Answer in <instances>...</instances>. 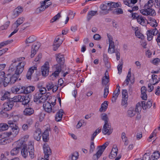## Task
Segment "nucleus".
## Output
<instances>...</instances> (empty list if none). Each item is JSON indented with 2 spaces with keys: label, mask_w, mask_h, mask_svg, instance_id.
Wrapping results in <instances>:
<instances>
[{
  "label": "nucleus",
  "mask_w": 160,
  "mask_h": 160,
  "mask_svg": "<svg viewBox=\"0 0 160 160\" xmlns=\"http://www.w3.org/2000/svg\"><path fill=\"white\" fill-rule=\"evenodd\" d=\"M8 128H10L12 129V128H14L15 127L18 126L17 125V122L14 120H9L8 122Z\"/></svg>",
  "instance_id": "nucleus-31"
},
{
  "label": "nucleus",
  "mask_w": 160,
  "mask_h": 160,
  "mask_svg": "<svg viewBox=\"0 0 160 160\" xmlns=\"http://www.w3.org/2000/svg\"><path fill=\"white\" fill-rule=\"evenodd\" d=\"M19 76L18 75V74L15 73L12 76L10 75V78L11 84H13L15 83V82L18 80Z\"/></svg>",
  "instance_id": "nucleus-28"
},
{
  "label": "nucleus",
  "mask_w": 160,
  "mask_h": 160,
  "mask_svg": "<svg viewBox=\"0 0 160 160\" xmlns=\"http://www.w3.org/2000/svg\"><path fill=\"white\" fill-rule=\"evenodd\" d=\"M137 22L139 23L142 25L145 24V19L141 15H139L137 18Z\"/></svg>",
  "instance_id": "nucleus-44"
},
{
  "label": "nucleus",
  "mask_w": 160,
  "mask_h": 160,
  "mask_svg": "<svg viewBox=\"0 0 160 160\" xmlns=\"http://www.w3.org/2000/svg\"><path fill=\"white\" fill-rule=\"evenodd\" d=\"M7 77L3 78V85L5 87L8 86V84H11V81L10 80V74H8L7 75Z\"/></svg>",
  "instance_id": "nucleus-30"
},
{
  "label": "nucleus",
  "mask_w": 160,
  "mask_h": 160,
  "mask_svg": "<svg viewBox=\"0 0 160 160\" xmlns=\"http://www.w3.org/2000/svg\"><path fill=\"white\" fill-rule=\"evenodd\" d=\"M60 13L59 12L56 15L53 17L50 21V22L53 23L58 20L61 17Z\"/></svg>",
  "instance_id": "nucleus-48"
},
{
  "label": "nucleus",
  "mask_w": 160,
  "mask_h": 160,
  "mask_svg": "<svg viewBox=\"0 0 160 160\" xmlns=\"http://www.w3.org/2000/svg\"><path fill=\"white\" fill-rule=\"evenodd\" d=\"M108 101H105L101 105V107L99 109V111L100 112H102L103 111H105L107 110L108 106Z\"/></svg>",
  "instance_id": "nucleus-32"
},
{
  "label": "nucleus",
  "mask_w": 160,
  "mask_h": 160,
  "mask_svg": "<svg viewBox=\"0 0 160 160\" xmlns=\"http://www.w3.org/2000/svg\"><path fill=\"white\" fill-rule=\"evenodd\" d=\"M147 39L148 41H150L152 38L153 34L152 30H148L147 32Z\"/></svg>",
  "instance_id": "nucleus-45"
},
{
  "label": "nucleus",
  "mask_w": 160,
  "mask_h": 160,
  "mask_svg": "<svg viewBox=\"0 0 160 160\" xmlns=\"http://www.w3.org/2000/svg\"><path fill=\"white\" fill-rule=\"evenodd\" d=\"M21 12V11H13L12 14V17L13 18H16Z\"/></svg>",
  "instance_id": "nucleus-49"
},
{
  "label": "nucleus",
  "mask_w": 160,
  "mask_h": 160,
  "mask_svg": "<svg viewBox=\"0 0 160 160\" xmlns=\"http://www.w3.org/2000/svg\"><path fill=\"white\" fill-rule=\"evenodd\" d=\"M120 92V87L118 88L117 92L116 93L113 92V96L112 98V102H115L116 100L117 99L118 97Z\"/></svg>",
  "instance_id": "nucleus-34"
},
{
  "label": "nucleus",
  "mask_w": 160,
  "mask_h": 160,
  "mask_svg": "<svg viewBox=\"0 0 160 160\" xmlns=\"http://www.w3.org/2000/svg\"><path fill=\"white\" fill-rule=\"evenodd\" d=\"M142 105L141 103L140 102H138L136 105L135 110L136 112L138 113H140L142 109Z\"/></svg>",
  "instance_id": "nucleus-46"
},
{
  "label": "nucleus",
  "mask_w": 160,
  "mask_h": 160,
  "mask_svg": "<svg viewBox=\"0 0 160 160\" xmlns=\"http://www.w3.org/2000/svg\"><path fill=\"white\" fill-rule=\"evenodd\" d=\"M50 0H45L40 2L41 6L39 7L38 9V10H43V9H47L49 6L51 7V2H48Z\"/></svg>",
  "instance_id": "nucleus-9"
},
{
  "label": "nucleus",
  "mask_w": 160,
  "mask_h": 160,
  "mask_svg": "<svg viewBox=\"0 0 160 160\" xmlns=\"http://www.w3.org/2000/svg\"><path fill=\"white\" fill-rule=\"evenodd\" d=\"M122 98H128V95L127 91L126 89H123L122 91Z\"/></svg>",
  "instance_id": "nucleus-57"
},
{
  "label": "nucleus",
  "mask_w": 160,
  "mask_h": 160,
  "mask_svg": "<svg viewBox=\"0 0 160 160\" xmlns=\"http://www.w3.org/2000/svg\"><path fill=\"white\" fill-rule=\"evenodd\" d=\"M134 11H128L130 12L131 13H132V16L133 19H136L138 18V17L139 16V15L137 13H133L132 12Z\"/></svg>",
  "instance_id": "nucleus-60"
},
{
  "label": "nucleus",
  "mask_w": 160,
  "mask_h": 160,
  "mask_svg": "<svg viewBox=\"0 0 160 160\" xmlns=\"http://www.w3.org/2000/svg\"><path fill=\"white\" fill-rule=\"evenodd\" d=\"M128 100V98H122V104L123 106H124L125 104H126L127 103V101Z\"/></svg>",
  "instance_id": "nucleus-62"
},
{
  "label": "nucleus",
  "mask_w": 160,
  "mask_h": 160,
  "mask_svg": "<svg viewBox=\"0 0 160 160\" xmlns=\"http://www.w3.org/2000/svg\"><path fill=\"white\" fill-rule=\"evenodd\" d=\"M35 89V87L33 86H29L25 87V93H28L33 92Z\"/></svg>",
  "instance_id": "nucleus-43"
},
{
  "label": "nucleus",
  "mask_w": 160,
  "mask_h": 160,
  "mask_svg": "<svg viewBox=\"0 0 160 160\" xmlns=\"http://www.w3.org/2000/svg\"><path fill=\"white\" fill-rule=\"evenodd\" d=\"M101 118L104 121V124H110L108 122L109 118L107 114L105 113L102 114Z\"/></svg>",
  "instance_id": "nucleus-37"
},
{
  "label": "nucleus",
  "mask_w": 160,
  "mask_h": 160,
  "mask_svg": "<svg viewBox=\"0 0 160 160\" xmlns=\"http://www.w3.org/2000/svg\"><path fill=\"white\" fill-rule=\"evenodd\" d=\"M8 128V124L5 123L0 124V132L6 130Z\"/></svg>",
  "instance_id": "nucleus-42"
},
{
  "label": "nucleus",
  "mask_w": 160,
  "mask_h": 160,
  "mask_svg": "<svg viewBox=\"0 0 160 160\" xmlns=\"http://www.w3.org/2000/svg\"><path fill=\"white\" fill-rule=\"evenodd\" d=\"M41 130L40 128H37L34 131L33 134V138L37 141H39L42 136Z\"/></svg>",
  "instance_id": "nucleus-13"
},
{
  "label": "nucleus",
  "mask_w": 160,
  "mask_h": 160,
  "mask_svg": "<svg viewBox=\"0 0 160 160\" xmlns=\"http://www.w3.org/2000/svg\"><path fill=\"white\" fill-rule=\"evenodd\" d=\"M30 100V98L27 96H21V101L22 104L27 105L28 104Z\"/></svg>",
  "instance_id": "nucleus-29"
},
{
  "label": "nucleus",
  "mask_w": 160,
  "mask_h": 160,
  "mask_svg": "<svg viewBox=\"0 0 160 160\" xmlns=\"http://www.w3.org/2000/svg\"><path fill=\"white\" fill-rule=\"evenodd\" d=\"M131 77L127 76L126 80L124 81L123 84H126V85L128 86L129 83V82L130 80Z\"/></svg>",
  "instance_id": "nucleus-61"
},
{
  "label": "nucleus",
  "mask_w": 160,
  "mask_h": 160,
  "mask_svg": "<svg viewBox=\"0 0 160 160\" xmlns=\"http://www.w3.org/2000/svg\"><path fill=\"white\" fill-rule=\"evenodd\" d=\"M17 145L16 147L14 148L11 151V154L12 155H17L20 152L22 148V143L20 142H16Z\"/></svg>",
  "instance_id": "nucleus-5"
},
{
  "label": "nucleus",
  "mask_w": 160,
  "mask_h": 160,
  "mask_svg": "<svg viewBox=\"0 0 160 160\" xmlns=\"http://www.w3.org/2000/svg\"><path fill=\"white\" fill-rule=\"evenodd\" d=\"M11 130L12 131L8 132V136L11 135V134L15 136L17 135L19 132V129L18 127L17 126L16 127H15L14 128H12Z\"/></svg>",
  "instance_id": "nucleus-22"
},
{
  "label": "nucleus",
  "mask_w": 160,
  "mask_h": 160,
  "mask_svg": "<svg viewBox=\"0 0 160 160\" xmlns=\"http://www.w3.org/2000/svg\"><path fill=\"white\" fill-rule=\"evenodd\" d=\"M12 90L13 92H15L18 94L25 93V87L20 85L15 86L12 87Z\"/></svg>",
  "instance_id": "nucleus-4"
},
{
  "label": "nucleus",
  "mask_w": 160,
  "mask_h": 160,
  "mask_svg": "<svg viewBox=\"0 0 160 160\" xmlns=\"http://www.w3.org/2000/svg\"><path fill=\"white\" fill-rule=\"evenodd\" d=\"M33 142L31 143L28 145V148L22 145L21 148V153L23 158H26L28 155H29L31 158L34 157V149L33 147Z\"/></svg>",
  "instance_id": "nucleus-2"
},
{
  "label": "nucleus",
  "mask_w": 160,
  "mask_h": 160,
  "mask_svg": "<svg viewBox=\"0 0 160 160\" xmlns=\"http://www.w3.org/2000/svg\"><path fill=\"white\" fill-rule=\"evenodd\" d=\"M10 23V22L9 21L7 22L4 25H2L0 27V30H2L6 29L9 26Z\"/></svg>",
  "instance_id": "nucleus-51"
},
{
  "label": "nucleus",
  "mask_w": 160,
  "mask_h": 160,
  "mask_svg": "<svg viewBox=\"0 0 160 160\" xmlns=\"http://www.w3.org/2000/svg\"><path fill=\"white\" fill-rule=\"evenodd\" d=\"M50 131V128L48 129H47L45 130L44 132L42 133V137L43 140L44 142H47L49 140V134L48 131Z\"/></svg>",
  "instance_id": "nucleus-16"
},
{
  "label": "nucleus",
  "mask_w": 160,
  "mask_h": 160,
  "mask_svg": "<svg viewBox=\"0 0 160 160\" xmlns=\"http://www.w3.org/2000/svg\"><path fill=\"white\" fill-rule=\"evenodd\" d=\"M109 92V86L108 85H106L104 89V92L103 94L104 98H107Z\"/></svg>",
  "instance_id": "nucleus-47"
},
{
  "label": "nucleus",
  "mask_w": 160,
  "mask_h": 160,
  "mask_svg": "<svg viewBox=\"0 0 160 160\" xmlns=\"http://www.w3.org/2000/svg\"><path fill=\"white\" fill-rule=\"evenodd\" d=\"M13 106V102L9 100L7 102L3 104V108L5 111H8L12 109Z\"/></svg>",
  "instance_id": "nucleus-11"
},
{
  "label": "nucleus",
  "mask_w": 160,
  "mask_h": 160,
  "mask_svg": "<svg viewBox=\"0 0 160 160\" xmlns=\"http://www.w3.org/2000/svg\"><path fill=\"white\" fill-rule=\"evenodd\" d=\"M148 19H150V22H148V23L150 24L151 26L153 27H156L158 26V23L154 19H153L150 17H148Z\"/></svg>",
  "instance_id": "nucleus-40"
},
{
  "label": "nucleus",
  "mask_w": 160,
  "mask_h": 160,
  "mask_svg": "<svg viewBox=\"0 0 160 160\" xmlns=\"http://www.w3.org/2000/svg\"><path fill=\"white\" fill-rule=\"evenodd\" d=\"M21 96L18 95L14 97L13 98H11L9 99V100L11 102H13V104L14 105L15 102H21Z\"/></svg>",
  "instance_id": "nucleus-33"
},
{
  "label": "nucleus",
  "mask_w": 160,
  "mask_h": 160,
  "mask_svg": "<svg viewBox=\"0 0 160 160\" xmlns=\"http://www.w3.org/2000/svg\"><path fill=\"white\" fill-rule=\"evenodd\" d=\"M136 112L134 108H130L127 111L128 115L130 117H132L135 115Z\"/></svg>",
  "instance_id": "nucleus-36"
},
{
  "label": "nucleus",
  "mask_w": 160,
  "mask_h": 160,
  "mask_svg": "<svg viewBox=\"0 0 160 160\" xmlns=\"http://www.w3.org/2000/svg\"><path fill=\"white\" fill-rule=\"evenodd\" d=\"M37 69V68L36 67H32L29 68L26 75L27 78L29 80L31 79L32 75L34 72V70H36Z\"/></svg>",
  "instance_id": "nucleus-18"
},
{
  "label": "nucleus",
  "mask_w": 160,
  "mask_h": 160,
  "mask_svg": "<svg viewBox=\"0 0 160 160\" xmlns=\"http://www.w3.org/2000/svg\"><path fill=\"white\" fill-rule=\"evenodd\" d=\"M109 143L108 142H105L102 146H98V148L99 149L96 153L93 155V160H98L101 156L103 151L105 149L106 147L108 146Z\"/></svg>",
  "instance_id": "nucleus-3"
},
{
  "label": "nucleus",
  "mask_w": 160,
  "mask_h": 160,
  "mask_svg": "<svg viewBox=\"0 0 160 160\" xmlns=\"http://www.w3.org/2000/svg\"><path fill=\"white\" fill-rule=\"evenodd\" d=\"M153 5V1L152 0H149L144 6V9L142 10H154L152 8Z\"/></svg>",
  "instance_id": "nucleus-15"
},
{
  "label": "nucleus",
  "mask_w": 160,
  "mask_h": 160,
  "mask_svg": "<svg viewBox=\"0 0 160 160\" xmlns=\"http://www.w3.org/2000/svg\"><path fill=\"white\" fill-rule=\"evenodd\" d=\"M22 59H24V58L22 57L21 58ZM20 58L14 59L12 60V63L11 64L8 72L10 73H12L15 70V73L20 76L22 73L24 69V67L25 65V63L24 62H18L19 61L21 60Z\"/></svg>",
  "instance_id": "nucleus-1"
},
{
  "label": "nucleus",
  "mask_w": 160,
  "mask_h": 160,
  "mask_svg": "<svg viewBox=\"0 0 160 160\" xmlns=\"http://www.w3.org/2000/svg\"><path fill=\"white\" fill-rule=\"evenodd\" d=\"M56 60L61 65H64L65 62V58L63 55L59 53L57 55Z\"/></svg>",
  "instance_id": "nucleus-14"
},
{
  "label": "nucleus",
  "mask_w": 160,
  "mask_h": 160,
  "mask_svg": "<svg viewBox=\"0 0 160 160\" xmlns=\"http://www.w3.org/2000/svg\"><path fill=\"white\" fill-rule=\"evenodd\" d=\"M8 140L3 138L0 139V145H5L7 143Z\"/></svg>",
  "instance_id": "nucleus-58"
},
{
  "label": "nucleus",
  "mask_w": 160,
  "mask_h": 160,
  "mask_svg": "<svg viewBox=\"0 0 160 160\" xmlns=\"http://www.w3.org/2000/svg\"><path fill=\"white\" fill-rule=\"evenodd\" d=\"M123 62L121 60L120 63L118 64L117 67V68L118 71V73H121L122 72V65L123 64Z\"/></svg>",
  "instance_id": "nucleus-53"
},
{
  "label": "nucleus",
  "mask_w": 160,
  "mask_h": 160,
  "mask_svg": "<svg viewBox=\"0 0 160 160\" xmlns=\"http://www.w3.org/2000/svg\"><path fill=\"white\" fill-rule=\"evenodd\" d=\"M49 63L46 62L41 68V71L43 76L46 77L48 76L49 72Z\"/></svg>",
  "instance_id": "nucleus-6"
},
{
  "label": "nucleus",
  "mask_w": 160,
  "mask_h": 160,
  "mask_svg": "<svg viewBox=\"0 0 160 160\" xmlns=\"http://www.w3.org/2000/svg\"><path fill=\"white\" fill-rule=\"evenodd\" d=\"M10 93L8 91L2 92L1 95V100L3 101L6 99H9V98H10Z\"/></svg>",
  "instance_id": "nucleus-25"
},
{
  "label": "nucleus",
  "mask_w": 160,
  "mask_h": 160,
  "mask_svg": "<svg viewBox=\"0 0 160 160\" xmlns=\"http://www.w3.org/2000/svg\"><path fill=\"white\" fill-rule=\"evenodd\" d=\"M118 152V149L117 148L116 146L115 145H114L113 146V148L111 150V152H112L114 153H117Z\"/></svg>",
  "instance_id": "nucleus-64"
},
{
  "label": "nucleus",
  "mask_w": 160,
  "mask_h": 160,
  "mask_svg": "<svg viewBox=\"0 0 160 160\" xmlns=\"http://www.w3.org/2000/svg\"><path fill=\"white\" fill-rule=\"evenodd\" d=\"M138 30V27L134 28V29L133 30H135V35L138 37V38H140L141 39H143L144 38V35H143L141 33L137 31Z\"/></svg>",
  "instance_id": "nucleus-35"
},
{
  "label": "nucleus",
  "mask_w": 160,
  "mask_h": 160,
  "mask_svg": "<svg viewBox=\"0 0 160 160\" xmlns=\"http://www.w3.org/2000/svg\"><path fill=\"white\" fill-rule=\"evenodd\" d=\"M40 93H41L42 95L45 94L46 92V89L44 87H42L40 88L39 89Z\"/></svg>",
  "instance_id": "nucleus-59"
},
{
  "label": "nucleus",
  "mask_w": 160,
  "mask_h": 160,
  "mask_svg": "<svg viewBox=\"0 0 160 160\" xmlns=\"http://www.w3.org/2000/svg\"><path fill=\"white\" fill-rule=\"evenodd\" d=\"M64 113L62 109H60L56 113L55 116V120L57 122H59L61 120L62 118L63 113Z\"/></svg>",
  "instance_id": "nucleus-20"
},
{
  "label": "nucleus",
  "mask_w": 160,
  "mask_h": 160,
  "mask_svg": "<svg viewBox=\"0 0 160 160\" xmlns=\"http://www.w3.org/2000/svg\"><path fill=\"white\" fill-rule=\"evenodd\" d=\"M78 153L77 152H75L72 155L71 159L72 160H76L78 159Z\"/></svg>",
  "instance_id": "nucleus-52"
},
{
  "label": "nucleus",
  "mask_w": 160,
  "mask_h": 160,
  "mask_svg": "<svg viewBox=\"0 0 160 160\" xmlns=\"http://www.w3.org/2000/svg\"><path fill=\"white\" fill-rule=\"evenodd\" d=\"M42 95L41 93H36L34 97V101L36 102L37 103H38L39 100L40 99V98H42Z\"/></svg>",
  "instance_id": "nucleus-39"
},
{
  "label": "nucleus",
  "mask_w": 160,
  "mask_h": 160,
  "mask_svg": "<svg viewBox=\"0 0 160 160\" xmlns=\"http://www.w3.org/2000/svg\"><path fill=\"white\" fill-rule=\"evenodd\" d=\"M107 4L108 6L110 7L111 9L112 8H118L119 7H121V2H111L108 3Z\"/></svg>",
  "instance_id": "nucleus-17"
},
{
  "label": "nucleus",
  "mask_w": 160,
  "mask_h": 160,
  "mask_svg": "<svg viewBox=\"0 0 160 160\" xmlns=\"http://www.w3.org/2000/svg\"><path fill=\"white\" fill-rule=\"evenodd\" d=\"M141 97L142 99L146 100L147 99L146 92L147 91L146 88L145 86H142L141 89Z\"/></svg>",
  "instance_id": "nucleus-26"
},
{
  "label": "nucleus",
  "mask_w": 160,
  "mask_h": 160,
  "mask_svg": "<svg viewBox=\"0 0 160 160\" xmlns=\"http://www.w3.org/2000/svg\"><path fill=\"white\" fill-rule=\"evenodd\" d=\"M33 109L31 108H26L23 112V114L25 116H29L32 114L34 113Z\"/></svg>",
  "instance_id": "nucleus-19"
},
{
  "label": "nucleus",
  "mask_w": 160,
  "mask_h": 160,
  "mask_svg": "<svg viewBox=\"0 0 160 160\" xmlns=\"http://www.w3.org/2000/svg\"><path fill=\"white\" fill-rule=\"evenodd\" d=\"M111 128V124H104L102 129V133L105 135H110L112 132V129Z\"/></svg>",
  "instance_id": "nucleus-7"
},
{
  "label": "nucleus",
  "mask_w": 160,
  "mask_h": 160,
  "mask_svg": "<svg viewBox=\"0 0 160 160\" xmlns=\"http://www.w3.org/2000/svg\"><path fill=\"white\" fill-rule=\"evenodd\" d=\"M25 20V18L23 17L19 18L17 20L13 23V26H15V28H17Z\"/></svg>",
  "instance_id": "nucleus-21"
},
{
  "label": "nucleus",
  "mask_w": 160,
  "mask_h": 160,
  "mask_svg": "<svg viewBox=\"0 0 160 160\" xmlns=\"http://www.w3.org/2000/svg\"><path fill=\"white\" fill-rule=\"evenodd\" d=\"M159 151H157L154 152L152 155L151 158H154L156 159H157L158 158H159Z\"/></svg>",
  "instance_id": "nucleus-50"
},
{
  "label": "nucleus",
  "mask_w": 160,
  "mask_h": 160,
  "mask_svg": "<svg viewBox=\"0 0 160 160\" xmlns=\"http://www.w3.org/2000/svg\"><path fill=\"white\" fill-rule=\"evenodd\" d=\"M43 106L44 110L50 113L52 112L53 113H54L55 112V110L54 109H52L50 102H47L43 104Z\"/></svg>",
  "instance_id": "nucleus-10"
},
{
  "label": "nucleus",
  "mask_w": 160,
  "mask_h": 160,
  "mask_svg": "<svg viewBox=\"0 0 160 160\" xmlns=\"http://www.w3.org/2000/svg\"><path fill=\"white\" fill-rule=\"evenodd\" d=\"M43 148L44 153V158L46 160H48L49 156L51 154V150L49 146L46 144L44 145Z\"/></svg>",
  "instance_id": "nucleus-8"
},
{
  "label": "nucleus",
  "mask_w": 160,
  "mask_h": 160,
  "mask_svg": "<svg viewBox=\"0 0 160 160\" xmlns=\"http://www.w3.org/2000/svg\"><path fill=\"white\" fill-rule=\"evenodd\" d=\"M95 149L94 144V142H91L90 145V149L89 150V152L90 153H92Z\"/></svg>",
  "instance_id": "nucleus-56"
},
{
  "label": "nucleus",
  "mask_w": 160,
  "mask_h": 160,
  "mask_svg": "<svg viewBox=\"0 0 160 160\" xmlns=\"http://www.w3.org/2000/svg\"><path fill=\"white\" fill-rule=\"evenodd\" d=\"M98 14L97 11H90L88 13L87 18L88 20L89 21L91 18L92 16L97 15Z\"/></svg>",
  "instance_id": "nucleus-38"
},
{
  "label": "nucleus",
  "mask_w": 160,
  "mask_h": 160,
  "mask_svg": "<svg viewBox=\"0 0 160 160\" xmlns=\"http://www.w3.org/2000/svg\"><path fill=\"white\" fill-rule=\"evenodd\" d=\"M60 38L58 36H57L55 38L54 42V44L53 45V50L54 51H56L58 49L62 42V41H60Z\"/></svg>",
  "instance_id": "nucleus-12"
},
{
  "label": "nucleus",
  "mask_w": 160,
  "mask_h": 160,
  "mask_svg": "<svg viewBox=\"0 0 160 160\" xmlns=\"http://www.w3.org/2000/svg\"><path fill=\"white\" fill-rule=\"evenodd\" d=\"M36 39L35 37L33 36L29 37L26 40V44L34 42Z\"/></svg>",
  "instance_id": "nucleus-41"
},
{
  "label": "nucleus",
  "mask_w": 160,
  "mask_h": 160,
  "mask_svg": "<svg viewBox=\"0 0 160 160\" xmlns=\"http://www.w3.org/2000/svg\"><path fill=\"white\" fill-rule=\"evenodd\" d=\"M150 154L149 153H145L142 159V160H149L150 159Z\"/></svg>",
  "instance_id": "nucleus-55"
},
{
  "label": "nucleus",
  "mask_w": 160,
  "mask_h": 160,
  "mask_svg": "<svg viewBox=\"0 0 160 160\" xmlns=\"http://www.w3.org/2000/svg\"><path fill=\"white\" fill-rule=\"evenodd\" d=\"M142 107L144 110H146L147 108H150L152 106V103L150 101L147 102V105L145 104V101H143L141 102Z\"/></svg>",
  "instance_id": "nucleus-27"
},
{
  "label": "nucleus",
  "mask_w": 160,
  "mask_h": 160,
  "mask_svg": "<svg viewBox=\"0 0 160 160\" xmlns=\"http://www.w3.org/2000/svg\"><path fill=\"white\" fill-rule=\"evenodd\" d=\"M46 86L48 91L50 90L53 88V84L51 82L47 83Z\"/></svg>",
  "instance_id": "nucleus-54"
},
{
  "label": "nucleus",
  "mask_w": 160,
  "mask_h": 160,
  "mask_svg": "<svg viewBox=\"0 0 160 160\" xmlns=\"http://www.w3.org/2000/svg\"><path fill=\"white\" fill-rule=\"evenodd\" d=\"M39 48V47L37 45H32L31 54V58H33L34 57Z\"/></svg>",
  "instance_id": "nucleus-24"
},
{
  "label": "nucleus",
  "mask_w": 160,
  "mask_h": 160,
  "mask_svg": "<svg viewBox=\"0 0 160 160\" xmlns=\"http://www.w3.org/2000/svg\"><path fill=\"white\" fill-rule=\"evenodd\" d=\"M123 11H113L112 13L116 15H118L120 14H122Z\"/></svg>",
  "instance_id": "nucleus-63"
},
{
  "label": "nucleus",
  "mask_w": 160,
  "mask_h": 160,
  "mask_svg": "<svg viewBox=\"0 0 160 160\" xmlns=\"http://www.w3.org/2000/svg\"><path fill=\"white\" fill-rule=\"evenodd\" d=\"M141 13L145 16H155L156 14L155 11H140Z\"/></svg>",
  "instance_id": "nucleus-23"
}]
</instances>
